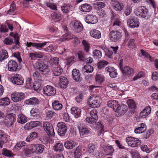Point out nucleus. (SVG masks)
Returning <instances> with one entry per match:
<instances>
[{"instance_id": "nucleus-1", "label": "nucleus", "mask_w": 158, "mask_h": 158, "mask_svg": "<svg viewBox=\"0 0 158 158\" xmlns=\"http://www.w3.org/2000/svg\"><path fill=\"white\" fill-rule=\"evenodd\" d=\"M88 102L90 107L93 108H97L100 106V98L98 97L91 95L89 98Z\"/></svg>"}, {"instance_id": "nucleus-2", "label": "nucleus", "mask_w": 158, "mask_h": 158, "mask_svg": "<svg viewBox=\"0 0 158 158\" xmlns=\"http://www.w3.org/2000/svg\"><path fill=\"white\" fill-rule=\"evenodd\" d=\"M16 120L15 115L13 113H10L6 116L4 123L7 127H10L12 125Z\"/></svg>"}, {"instance_id": "nucleus-3", "label": "nucleus", "mask_w": 158, "mask_h": 158, "mask_svg": "<svg viewBox=\"0 0 158 158\" xmlns=\"http://www.w3.org/2000/svg\"><path fill=\"white\" fill-rule=\"evenodd\" d=\"M35 65L37 69L43 74H46L50 71L48 65L44 63L38 62L36 63Z\"/></svg>"}, {"instance_id": "nucleus-4", "label": "nucleus", "mask_w": 158, "mask_h": 158, "mask_svg": "<svg viewBox=\"0 0 158 158\" xmlns=\"http://www.w3.org/2000/svg\"><path fill=\"white\" fill-rule=\"evenodd\" d=\"M43 127L50 137H54L55 135L54 129L52 125L48 122L43 123Z\"/></svg>"}, {"instance_id": "nucleus-5", "label": "nucleus", "mask_w": 158, "mask_h": 158, "mask_svg": "<svg viewBox=\"0 0 158 158\" xmlns=\"http://www.w3.org/2000/svg\"><path fill=\"white\" fill-rule=\"evenodd\" d=\"M148 11L145 7L141 6L137 9L135 14L137 16H139L142 18H145L148 15Z\"/></svg>"}, {"instance_id": "nucleus-6", "label": "nucleus", "mask_w": 158, "mask_h": 158, "mask_svg": "<svg viewBox=\"0 0 158 158\" xmlns=\"http://www.w3.org/2000/svg\"><path fill=\"white\" fill-rule=\"evenodd\" d=\"M44 94L48 96H53L56 93V91L55 88L50 85L44 87L43 89Z\"/></svg>"}, {"instance_id": "nucleus-7", "label": "nucleus", "mask_w": 158, "mask_h": 158, "mask_svg": "<svg viewBox=\"0 0 158 158\" xmlns=\"http://www.w3.org/2000/svg\"><path fill=\"white\" fill-rule=\"evenodd\" d=\"M57 127H58V134L61 136L64 135L66 133L67 128L66 124L63 122H60L57 123Z\"/></svg>"}, {"instance_id": "nucleus-8", "label": "nucleus", "mask_w": 158, "mask_h": 158, "mask_svg": "<svg viewBox=\"0 0 158 158\" xmlns=\"http://www.w3.org/2000/svg\"><path fill=\"white\" fill-rule=\"evenodd\" d=\"M118 49V47H111L109 49L107 48L105 52V55L108 57L113 58L114 55L116 54Z\"/></svg>"}, {"instance_id": "nucleus-9", "label": "nucleus", "mask_w": 158, "mask_h": 158, "mask_svg": "<svg viewBox=\"0 0 158 158\" xmlns=\"http://www.w3.org/2000/svg\"><path fill=\"white\" fill-rule=\"evenodd\" d=\"M24 94L22 92H15L12 94L11 95L12 100L16 102L21 101L24 98Z\"/></svg>"}, {"instance_id": "nucleus-10", "label": "nucleus", "mask_w": 158, "mask_h": 158, "mask_svg": "<svg viewBox=\"0 0 158 158\" xmlns=\"http://www.w3.org/2000/svg\"><path fill=\"white\" fill-rule=\"evenodd\" d=\"M110 40L114 42H117L121 38L122 35L118 31H112L110 32Z\"/></svg>"}, {"instance_id": "nucleus-11", "label": "nucleus", "mask_w": 158, "mask_h": 158, "mask_svg": "<svg viewBox=\"0 0 158 158\" xmlns=\"http://www.w3.org/2000/svg\"><path fill=\"white\" fill-rule=\"evenodd\" d=\"M12 82L18 85H21L23 83V79L20 74H16L12 77Z\"/></svg>"}, {"instance_id": "nucleus-12", "label": "nucleus", "mask_w": 158, "mask_h": 158, "mask_svg": "<svg viewBox=\"0 0 158 158\" xmlns=\"http://www.w3.org/2000/svg\"><path fill=\"white\" fill-rule=\"evenodd\" d=\"M47 43V42H44L43 43H35L32 42L27 43L26 45L28 47H30L31 46L35 47L38 50H41L42 48L45 46Z\"/></svg>"}, {"instance_id": "nucleus-13", "label": "nucleus", "mask_w": 158, "mask_h": 158, "mask_svg": "<svg viewBox=\"0 0 158 158\" xmlns=\"http://www.w3.org/2000/svg\"><path fill=\"white\" fill-rule=\"evenodd\" d=\"M7 66L9 71L14 72L17 71L18 65L17 63L15 61L11 60L8 62Z\"/></svg>"}, {"instance_id": "nucleus-14", "label": "nucleus", "mask_w": 158, "mask_h": 158, "mask_svg": "<svg viewBox=\"0 0 158 158\" xmlns=\"http://www.w3.org/2000/svg\"><path fill=\"white\" fill-rule=\"evenodd\" d=\"M128 144L132 147H135L140 145L141 141L139 139H126Z\"/></svg>"}, {"instance_id": "nucleus-15", "label": "nucleus", "mask_w": 158, "mask_h": 158, "mask_svg": "<svg viewBox=\"0 0 158 158\" xmlns=\"http://www.w3.org/2000/svg\"><path fill=\"white\" fill-rule=\"evenodd\" d=\"M121 71L124 75L128 77L132 76L134 72V69L128 66L124 67Z\"/></svg>"}, {"instance_id": "nucleus-16", "label": "nucleus", "mask_w": 158, "mask_h": 158, "mask_svg": "<svg viewBox=\"0 0 158 158\" xmlns=\"http://www.w3.org/2000/svg\"><path fill=\"white\" fill-rule=\"evenodd\" d=\"M85 20L87 23L94 24L97 22L98 19L95 15H90L86 16Z\"/></svg>"}, {"instance_id": "nucleus-17", "label": "nucleus", "mask_w": 158, "mask_h": 158, "mask_svg": "<svg viewBox=\"0 0 158 158\" xmlns=\"http://www.w3.org/2000/svg\"><path fill=\"white\" fill-rule=\"evenodd\" d=\"M107 105L109 107L113 109L115 112L118 111L117 109L119 107L118 102L116 100L109 101L107 102Z\"/></svg>"}, {"instance_id": "nucleus-18", "label": "nucleus", "mask_w": 158, "mask_h": 158, "mask_svg": "<svg viewBox=\"0 0 158 158\" xmlns=\"http://www.w3.org/2000/svg\"><path fill=\"white\" fill-rule=\"evenodd\" d=\"M40 123L39 121H30L26 123L24 128L26 129H31L33 128L40 126Z\"/></svg>"}, {"instance_id": "nucleus-19", "label": "nucleus", "mask_w": 158, "mask_h": 158, "mask_svg": "<svg viewBox=\"0 0 158 158\" xmlns=\"http://www.w3.org/2000/svg\"><path fill=\"white\" fill-rule=\"evenodd\" d=\"M69 82L67 78L63 76L60 77V85L62 89H64L68 86Z\"/></svg>"}, {"instance_id": "nucleus-20", "label": "nucleus", "mask_w": 158, "mask_h": 158, "mask_svg": "<svg viewBox=\"0 0 158 158\" xmlns=\"http://www.w3.org/2000/svg\"><path fill=\"white\" fill-rule=\"evenodd\" d=\"M73 78L77 82H80L82 80V78L80 77V73L79 70L74 69L72 71Z\"/></svg>"}, {"instance_id": "nucleus-21", "label": "nucleus", "mask_w": 158, "mask_h": 158, "mask_svg": "<svg viewBox=\"0 0 158 158\" xmlns=\"http://www.w3.org/2000/svg\"><path fill=\"white\" fill-rule=\"evenodd\" d=\"M127 23L128 25L130 27L134 28L139 27V23L136 19H128L127 21Z\"/></svg>"}, {"instance_id": "nucleus-22", "label": "nucleus", "mask_w": 158, "mask_h": 158, "mask_svg": "<svg viewBox=\"0 0 158 158\" xmlns=\"http://www.w3.org/2000/svg\"><path fill=\"white\" fill-rule=\"evenodd\" d=\"M81 110L77 107H73L71 108V113L73 114L76 118H77L81 116Z\"/></svg>"}, {"instance_id": "nucleus-23", "label": "nucleus", "mask_w": 158, "mask_h": 158, "mask_svg": "<svg viewBox=\"0 0 158 158\" xmlns=\"http://www.w3.org/2000/svg\"><path fill=\"white\" fill-rule=\"evenodd\" d=\"M89 34L92 37L96 39H99L101 37L100 31L97 30H91L89 32Z\"/></svg>"}, {"instance_id": "nucleus-24", "label": "nucleus", "mask_w": 158, "mask_h": 158, "mask_svg": "<svg viewBox=\"0 0 158 158\" xmlns=\"http://www.w3.org/2000/svg\"><path fill=\"white\" fill-rule=\"evenodd\" d=\"M25 103L27 105H35L39 104V101L37 98L33 97L26 100Z\"/></svg>"}, {"instance_id": "nucleus-25", "label": "nucleus", "mask_w": 158, "mask_h": 158, "mask_svg": "<svg viewBox=\"0 0 158 158\" xmlns=\"http://www.w3.org/2000/svg\"><path fill=\"white\" fill-rule=\"evenodd\" d=\"M81 11L84 12H89L92 9V6L89 4L85 3L79 6Z\"/></svg>"}, {"instance_id": "nucleus-26", "label": "nucleus", "mask_w": 158, "mask_h": 158, "mask_svg": "<svg viewBox=\"0 0 158 158\" xmlns=\"http://www.w3.org/2000/svg\"><path fill=\"white\" fill-rule=\"evenodd\" d=\"M52 19L56 22H58L61 19V15L58 11L54 12L51 14Z\"/></svg>"}, {"instance_id": "nucleus-27", "label": "nucleus", "mask_w": 158, "mask_h": 158, "mask_svg": "<svg viewBox=\"0 0 158 158\" xmlns=\"http://www.w3.org/2000/svg\"><path fill=\"white\" fill-rule=\"evenodd\" d=\"M151 111V108L150 107L147 106L140 112L139 116L142 118H145L150 113Z\"/></svg>"}, {"instance_id": "nucleus-28", "label": "nucleus", "mask_w": 158, "mask_h": 158, "mask_svg": "<svg viewBox=\"0 0 158 158\" xmlns=\"http://www.w3.org/2000/svg\"><path fill=\"white\" fill-rule=\"evenodd\" d=\"M63 69L62 67L60 65L56 67H53L52 69V72L55 76H58L61 75Z\"/></svg>"}, {"instance_id": "nucleus-29", "label": "nucleus", "mask_w": 158, "mask_h": 158, "mask_svg": "<svg viewBox=\"0 0 158 158\" xmlns=\"http://www.w3.org/2000/svg\"><path fill=\"white\" fill-rule=\"evenodd\" d=\"M140 127L136 128L135 132L136 134H140L144 132L146 129V126L143 123L140 124Z\"/></svg>"}, {"instance_id": "nucleus-30", "label": "nucleus", "mask_w": 158, "mask_h": 158, "mask_svg": "<svg viewBox=\"0 0 158 158\" xmlns=\"http://www.w3.org/2000/svg\"><path fill=\"white\" fill-rule=\"evenodd\" d=\"M78 128L79 131L80 135L81 136H83L88 134L89 131L86 127H84L81 126V124H78Z\"/></svg>"}, {"instance_id": "nucleus-31", "label": "nucleus", "mask_w": 158, "mask_h": 158, "mask_svg": "<svg viewBox=\"0 0 158 158\" xmlns=\"http://www.w3.org/2000/svg\"><path fill=\"white\" fill-rule=\"evenodd\" d=\"M53 108L56 110H60L61 109L63 106L59 101L55 100L52 103Z\"/></svg>"}, {"instance_id": "nucleus-32", "label": "nucleus", "mask_w": 158, "mask_h": 158, "mask_svg": "<svg viewBox=\"0 0 158 158\" xmlns=\"http://www.w3.org/2000/svg\"><path fill=\"white\" fill-rule=\"evenodd\" d=\"M118 111H116V112L119 113L120 115H121L122 114H125L127 111V107L124 104H122L120 106L119 105V107L118 108Z\"/></svg>"}, {"instance_id": "nucleus-33", "label": "nucleus", "mask_w": 158, "mask_h": 158, "mask_svg": "<svg viewBox=\"0 0 158 158\" xmlns=\"http://www.w3.org/2000/svg\"><path fill=\"white\" fill-rule=\"evenodd\" d=\"M9 57L8 53L5 49L2 50L0 52V61L2 62L7 59Z\"/></svg>"}, {"instance_id": "nucleus-34", "label": "nucleus", "mask_w": 158, "mask_h": 158, "mask_svg": "<svg viewBox=\"0 0 158 158\" xmlns=\"http://www.w3.org/2000/svg\"><path fill=\"white\" fill-rule=\"evenodd\" d=\"M76 145L75 142L72 140H68L64 144L65 147L68 149H71Z\"/></svg>"}, {"instance_id": "nucleus-35", "label": "nucleus", "mask_w": 158, "mask_h": 158, "mask_svg": "<svg viewBox=\"0 0 158 158\" xmlns=\"http://www.w3.org/2000/svg\"><path fill=\"white\" fill-rule=\"evenodd\" d=\"M74 36L71 33H67L63 35L60 38V40L62 41H65L66 40H69L73 38Z\"/></svg>"}, {"instance_id": "nucleus-36", "label": "nucleus", "mask_w": 158, "mask_h": 158, "mask_svg": "<svg viewBox=\"0 0 158 158\" xmlns=\"http://www.w3.org/2000/svg\"><path fill=\"white\" fill-rule=\"evenodd\" d=\"M73 27L75 31L77 32H79L83 29L82 24L78 21L75 22L73 24Z\"/></svg>"}, {"instance_id": "nucleus-37", "label": "nucleus", "mask_w": 158, "mask_h": 158, "mask_svg": "<svg viewBox=\"0 0 158 158\" xmlns=\"http://www.w3.org/2000/svg\"><path fill=\"white\" fill-rule=\"evenodd\" d=\"M27 121L26 116L23 114H19L18 115L17 118L18 123L21 124H24Z\"/></svg>"}, {"instance_id": "nucleus-38", "label": "nucleus", "mask_w": 158, "mask_h": 158, "mask_svg": "<svg viewBox=\"0 0 158 158\" xmlns=\"http://www.w3.org/2000/svg\"><path fill=\"white\" fill-rule=\"evenodd\" d=\"M10 103V100L7 97L0 98V106H6Z\"/></svg>"}, {"instance_id": "nucleus-39", "label": "nucleus", "mask_w": 158, "mask_h": 158, "mask_svg": "<svg viewBox=\"0 0 158 158\" xmlns=\"http://www.w3.org/2000/svg\"><path fill=\"white\" fill-rule=\"evenodd\" d=\"M95 78L96 81L99 84L102 83L105 80L104 76L99 73L96 74Z\"/></svg>"}, {"instance_id": "nucleus-40", "label": "nucleus", "mask_w": 158, "mask_h": 158, "mask_svg": "<svg viewBox=\"0 0 158 158\" xmlns=\"http://www.w3.org/2000/svg\"><path fill=\"white\" fill-rule=\"evenodd\" d=\"M113 4L114 9L117 11H120L124 7L123 4L119 2Z\"/></svg>"}, {"instance_id": "nucleus-41", "label": "nucleus", "mask_w": 158, "mask_h": 158, "mask_svg": "<svg viewBox=\"0 0 158 158\" xmlns=\"http://www.w3.org/2000/svg\"><path fill=\"white\" fill-rule=\"evenodd\" d=\"M26 143L24 141H19L16 143L14 148V150L17 151L20 150L22 147L26 146Z\"/></svg>"}, {"instance_id": "nucleus-42", "label": "nucleus", "mask_w": 158, "mask_h": 158, "mask_svg": "<svg viewBox=\"0 0 158 158\" xmlns=\"http://www.w3.org/2000/svg\"><path fill=\"white\" fill-rule=\"evenodd\" d=\"M90 126L92 128L98 130L101 133L104 131L103 127L101 123L95 122L94 125H92Z\"/></svg>"}, {"instance_id": "nucleus-43", "label": "nucleus", "mask_w": 158, "mask_h": 158, "mask_svg": "<svg viewBox=\"0 0 158 158\" xmlns=\"http://www.w3.org/2000/svg\"><path fill=\"white\" fill-rule=\"evenodd\" d=\"M82 150L81 147H77L75 150L74 152V157L75 158H80L82 155Z\"/></svg>"}, {"instance_id": "nucleus-44", "label": "nucleus", "mask_w": 158, "mask_h": 158, "mask_svg": "<svg viewBox=\"0 0 158 158\" xmlns=\"http://www.w3.org/2000/svg\"><path fill=\"white\" fill-rule=\"evenodd\" d=\"M33 83L31 77H28L26 79V87L27 88L32 89L33 87Z\"/></svg>"}, {"instance_id": "nucleus-45", "label": "nucleus", "mask_w": 158, "mask_h": 158, "mask_svg": "<svg viewBox=\"0 0 158 158\" xmlns=\"http://www.w3.org/2000/svg\"><path fill=\"white\" fill-rule=\"evenodd\" d=\"M84 73H90L93 72V69L92 66L89 64H86L84 66L82 69Z\"/></svg>"}, {"instance_id": "nucleus-46", "label": "nucleus", "mask_w": 158, "mask_h": 158, "mask_svg": "<svg viewBox=\"0 0 158 158\" xmlns=\"http://www.w3.org/2000/svg\"><path fill=\"white\" fill-rule=\"evenodd\" d=\"M70 9V5L69 4H64L61 6V9L64 13L69 12Z\"/></svg>"}, {"instance_id": "nucleus-47", "label": "nucleus", "mask_w": 158, "mask_h": 158, "mask_svg": "<svg viewBox=\"0 0 158 158\" xmlns=\"http://www.w3.org/2000/svg\"><path fill=\"white\" fill-rule=\"evenodd\" d=\"M53 148L56 151H63L64 148L63 145L61 143H58L55 144Z\"/></svg>"}, {"instance_id": "nucleus-48", "label": "nucleus", "mask_w": 158, "mask_h": 158, "mask_svg": "<svg viewBox=\"0 0 158 158\" xmlns=\"http://www.w3.org/2000/svg\"><path fill=\"white\" fill-rule=\"evenodd\" d=\"M106 155H111L114 151L113 147L111 146H107L105 149Z\"/></svg>"}, {"instance_id": "nucleus-49", "label": "nucleus", "mask_w": 158, "mask_h": 158, "mask_svg": "<svg viewBox=\"0 0 158 158\" xmlns=\"http://www.w3.org/2000/svg\"><path fill=\"white\" fill-rule=\"evenodd\" d=\"M96 148L95 145L93 143H90L89 144L87 151L88 153H93Z\"/></svg>"}, {"instance_id": "nucleus-50", "label": "nucleus", "mask_w": 158, "mask_h": 158, "mask_svg": "<svg viewBox=\"0 0 158 158\" xmlns=\"http://www.w3.org/2000/svg\"><path fill=\"white\" fill-rule=\"evenodd\" d=\"M59 62V59L57 57H51L49 60L50 64L52 66L58 64Z\"/></svg>"}, {"instance_id": "nucleus-51", "label": "nucleus", "mask_w": 158, "mask_h": 158, "mask_svg": "<svg viewBox=\"0 0 158 158\" xmlns=\"http://www.w3.org/2000/svg\"><path fill=\"white\" fill-rule=\"evenodd\" d=\"M44 146L41 144L36 145V151L35 153L36 154H39L42 153L44 149Z\"/></svg>"}, {"instance_id": "nucleus-52", "label": "nucleus", "mask_w": 158, "mask_h": 158, "mask_svg": "<svg viewBox=\"0 0 158 158\" xmlns=\"http://www.w3.org/2000/svg\"><path fill=\"white\" fill-rule=\"evenodd\" d=\"M82 44L85 51L86 52H88L90 49V45L89 43L87 41L84 40L82 42Z\"/></svg>"}, {"instance_id": "nucleus-53", "label": "nucleus", "mask_w": 158, "mask_h": 158, "mask_svg": "<svg viewBox=\"0 0 158 158\" xmlns=\"http://www.w3.org/2000/svg\"><path fill=\"white\" fill-rule=\"evenodd\" d=\"M127 103L129 108L133 109L136 108V104L133 100L129 99L127 101Z\"/></svg>"}, {"instance_id": "nucleus-54", "label": "nucleus", "mask_w": 158, "mask_h": 158, "mask_svg": "<svg viewBox=\"0 0 158 158\" xmlns=\"http://www.w3.org/2000/svg\"><path fill=\"white\" fill-rule=\"evenodd\" d=\"M93 55L94 58H100L102 56V53L101 51L96 49L94 51Z\"/></svg>"}, {"instance_id": "nucleus-55", "label": "nucleus", "mask_w": 158, "mask_h": 158, "mask_svg": "<svg viewBox=\"0 0 158 158\" xmlns=\"http://www.w3.org/2000/svg\"><path fill=\"white\" fill-rule=\"evenodd\" d=\"M33 77L35 80L38 81V82L42 80L41 75L40 73L37 71H35L33 73Z\"/></svg>"}, {"instance_id": "nucleus-56", "label": "nucleus", "mask_w": 158, "mask_h": 158, "mask_svg": "<svg viewBox=\"0 0 158 158\" xmlns=\"http://www.w3.org/2000/svg\"><path fill=\"white\" fill-rule=\"evenodd\" d=\"M135 42L134 39H130L128 41L127 46L129 48H133L135 46Z\"/></svg>"}, {"instance_id": "nucleus-57", "label": "nucleus", "mask_w": 158, "mask_h": 158, "mask_svg": "<svg viewBox=\"0 0 158 158\" xmlns=\"http://www.w3.org/2000/svg\"><path fill=\"white\" fill-rule=\"evenodd\" d=\"M15 4L13 2L10 6V9L7 12V13L9 15H11L12 13L16 10Z\"/></svg>"}, {"instance_id": "nucleus-58", "label": "nucleus", "mask_w": 158, "mask_h": 158, "mask_svg": "<svg viewBox=\"0 0 158 158\" xmlns=\"http://www.w3.org/2000/svg\"><path fill=\"white\" fill-rule=\"evenodd\" d=\"M97 113L98 112L95 109L92 110L90 111V116L92 118L94 119L95 120H97L98 119Z\"/></svg>"}, {"instance_id": "nucleus-59", "label": "nucleus", "mask_w": 158, "mask_h": 158, "mask_svg": "<svg viewBox=\"0 0 158 158\" xmlns=\"http://www.w3.org/2000/svg\"><path fill=\"white\" fill-rule=\"evenodd\" d=\"M33 2L32 0H23V5L26 7H31Z\"/></svg>"}, {"instance_id": "nucleus-60", "label": "nucleus", "mask_w": 158, "mask_h": 158, "mask_svg": "<svg viewBox=\"0 0 158 158\" xmlns=\"http://www.w3.org/2000/svg\"><path fill=\"white\" fill-rule=\"evenodd\" d=\"M112 22L113 23L112 26H119L121 25L122 23L119 19L116 18L113 19Z\"/></svg>"}, {"instance_id": "nucleus-61", "label": "nucleus", "mask_w": 158, "mask_h": 158, "mask_svg": "<svg viewBox=\"0 0 158 158\" xmlns=\"http://www.w3.org/2000/svg\"><path fill=\"white\" fill-rule=\"evenodd\" d=\"M4 42L6 45H11L14 43L13 39L10 37L5 38L4 40Z\"/></svg>"}, {"instance_id": "nucleus-62", "label": "nucleus", "mask_w": 158, "mask_h": 158, "mask_svg": "<svg viewBox=\"0 0 158 158\" xmlns=\"http://www.w3.org/2000/svg\"><path fill=\"white\" fill-rule=\"evenodd\" d=\"M8 31L7 26L6 25H1L0 27V31L1 33H6Z\"/></svg>"}, {"instance_id": "nucleus-63", "label": "nucleus", "mask_w": 158, "mask_h": 158, "mask_svg": "<svg viewBox=\"0 0 158 158\" xmlns=\"http://www.w3.org/2000/svg\"><path fill=\"white\" fill-rule=\"evenodd\" d=\"M141 150L143 152H145L147 153H149L152 150V148H148L146 145H142L141 147Z\"/></svg>"}, {"instance_id": "nucleus-64", "label": "nucleus", "mask_w": 158, "mask_h": 158, "mask_svg": "<svg viewBox=\"0 0 158 158\" xmlns=\"http://www.w3.org/2000/svg\"><path fill=\"white\" fill-rule=\"evenodd\" d=\"M105 5L104 3L102 2H98L95 4V7L98 9L99 10L105 6Z\"/></svg>"}]
</instances>
